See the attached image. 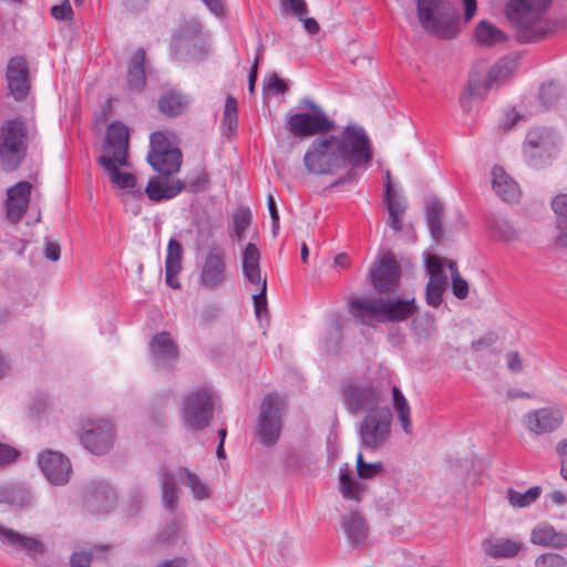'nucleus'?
I'll use <instances>...</instances> for the list:
<instances>
[{
    "label": "nucleus",
    "instance_id": "864d4df0",
    "mask_svg": "<svg viewBox=\"0 0 567 567\" xmlns=\"http://www.w3.org/2000/svg\"><path fill=\"white\" fill-rule=\"evenodd\" d=\"M535 567H567V560L559 554L546 553L535 559Z\"/></svg>",
    "mask_w": 567,
    "mask_h": 567
},
{
    "label": "nucleus",
    "instance_id": "bb28decb",
    "mask_svg": "<svg viewBox=\"0 0 567 567\" xmlns=\"http://www.w3.org/2000/svg\"><path fill=\"white\" fill-rule=\"evenodd\" d=\"M530 542L535 545L564 548L567 547V534L557 532L547 523H542L532 530Z\"/></svg>",
    "mask_w": 567,
    "mask_h": 567
},
{
    "label": "nucleus",
    "instance_id": "7ed1b4c3",
    "mask_svg": "<svg viewBox=\"0 0 567 567\" xmlns=\"http://www.w3.org/2000/svg\"><path fill=\"white\" fill-rule=\"evenodd\" d=\"M550 0H511L506 14L514 27L515 38L520 43L542 40L548 32L543 16Z\"/></svg>",
    "mask_w": 567,
    "mask_h": 567
},
{
    "label": "nucleus",
    "instance_id": "dca6fc26",
    "mask_svg": "<svg viewBox=\"0 0 567 567\" xmlns=\"http://www.w3.org/2000/svg\"><path fill=\"white\" fill-rule=\"evenodd\" d=\"M226 279V252L223 248L212 247L200 267L199 285L205 289L214 290L223 286Z\"/></svg>",
    "mask_w": 567,
    "mask_h": 567
},
{
    "label": "nucleus",
    "instance_id": "473e14b6",
    "mask_svg": "<svg viewBox=\"0 0 567 567\" xmlns=\"http://www.w3.org/2000/svg\"><path fill=\"white\" fill-rule=\"evenodd\" d=\"M97 163L103 167L110 175L113 184L120 188H133L136 185V178L133 174L121 172L116 162L109 156H99Z\"/></svg>",
    "mask_w": 567,
    "mask_h": 567
},
{
    "label": "nucleus",
    "instance_id": "7c9ffc66",
    "mask_svg": "<svg viewBox=\"0 0 567 567\" xmlns=\"http://www.w3.org/2000/svg\"><path fill=\"white\" fill-rule=\"evenodd\" d=\"M259 261L260 250L258 247L252 243L247 244L243 251V271L247 281L252 285L262 282Z\"/></svg>",
    "mask_w": 567,
    "mask_h": 567
},
{
    "label": "nucleus",
    "instance_id": "bf43d9fd",
    "mask_svg": "<svg viewBox=\"0 0 567 567\" xmlns=\"http://www.w3.org/2000/svg\"><path fill=\"white\" fill-rule=\"evenodd\" d=\"M426 271L430 278L446 279L441 260L436 256L426 257Z\"/></svg>",
    "mask_w": 567,
    "mask_h": 567
},
{
    "label": "nucleus",
    "instance_id": "a18cd8bd",
    "mask_svg": "<svg viewBox=\"0 0 567 567\" xmlns=\"http://www.w3.org/2000/svg\"><path fill=\"white\" fill-rule=\"evenodd\" d=\"M447 285L446 279L430 278L426 285L425 299L429 306L437 308L442 302V295Z\"/></svg>",
    "mask_w": 567,
    "mask_h": 567
},
{
    "label": "nucleus",
    "instance_id": "4be33fe9",
    "mask_svg": "<svg viewBox=\"0 0 567 567\" xmlns=\"http://www.w3.org/2000/svg\"><path fill=\"white\" fill-rule=\"evenodd\" d=\"M152 359L155 364L166 367L178 357V347L169 332L156 333L150 344Z\"/></svg>",
    "mask_w": 567,
    "mask_h": 567
},
{
    "label": "nucleus",
    "instance_id": "680f3d73",
    "mask_svg": "<svg viewBox=\"0 0 567 567\" xmlns=\"http://www.w3.org/2000/svg\"><path fill=\"white\" fill-rule=\"evenodd\" d=\"M265 87L272 93L284 94L288 86L282 79H280L276 73L269 75V78L265 81Z\"/></svg>",
    "mask_w": 567,
    "mask_h": 567
},
{
    "label": "nucleus",
    "instance_id": "c03bdc74",
    "mask_svg": "<svg viewBox=\"0 0 567 567\" xmlns=\"http://www.w3.org/2000/svg\"><path fill=\"white\" fill-rule=\"evenodd\" d=\"M489 227L493 229L495 236L503 241H514L518 239V231L504 218L493 217L489 221Z\"/></svg>",
    "mask_w": 567,
    "mask_h": 567
},
{
    "label": "nucleus",
    "instance_id": "5fc2aeb1",
    "mask_svg": "<svg viewBox=\"0 0 567 567\" xmlns=\"http://www.w3.org/2000/svg\"><path fill=\"white\" fill-rule=\"evenodd\" d=\"M486 90L485 81L482 83L480 74L472 73L468 79L465 94L470 97H483Z\"/></svg>",
    "mask_w": 567,
    "mask_h": 567
},
{
    "label": "nucleus",
    "instance_id": "a211bd4d",
    "mask_svg": "<svg viewBox=\"0 0 567 567\" xmlns=\"http://www.w3.org/2000/svg\"><path fill=\"white\" fill-rule=\"evenodd\" d=\"M39 466L48 481L54 485L69 482L72 467L68 457L60 452L45 451L39 455Z\"/></svg>",
    "mask_w": 567,
    "mask_h": 567
},
{
    "label": "nucleus",
    "instance_id": "4c0bfd02",
    "mask_svg": "<svg viewBox=\"0 0 567 567\" xmlns=\"http://www.w3.org/2000/svg\"><path fill=\"white\" fill-rule=\"evenodd\" d=\"M551 207L557 215V228L559 235L557 244L567 247V194H559L551 200Z\"/></svg>",
    "mask_w": 567,
    "mask_h": 567
},
{
    "label": "nucleus",
    "instance_id": "f257e3e1",
    "mask_svg": "<svg viewBox=\"0 0 567 567\" xmlns=\"http://www.w3.org/2000/svg\"><path fill=\"white\" fill-rule=\"evenodd\" d=\"M372 159L369 136L362 126L350 124L340 135L323 134L315 138L303 156L309 174L330 175L337 169L365 167Z\"/></svg>",
    "mask_w": 567,
    "mask_h": 567
},
{
    "label": "nucleus",
    "instance_id": "79ce46f5",
    "mask_svg": "<svg viewBox=\"0 0 567 567\" xmlns=\"http://www.w3.org/2000/svg\"><path fill=\"white\" fill-rule=\"evenodd\" d=\"M340 492L343 497L353 501H360V495L363 493V484L354 480L347 467L344 471L341 468Z\"/></svg>",
    "mask_w": 567,
    "mask_h": 567
},
{
    "label": "nucleus",
    "instance_id": "39448f33",
    "mask_svg": "<svg viewBox=\"0 0 567 567\" xmlns=\"http://www.w3.org/2000/svg\"><path fill=\"white\" fill-rule=\"evenodd\" d=\"M28 128L20 118L6 121L0 128V162L6 172L16 171L28 150Z\"/></svg>",
    "mask_w": 567,
    "mask_h": 567
},
{
    "label": "nucleus",
    "instance_id": "0eeeda50",
    "mask_svg": "<svg viewBox=\"0 0 567 567\" xmlns=\"http://www.w3.org/2000/svg\"><path fill=\"white\" fill-rule=\"evenodd\" d=\"M215 394L209 388H198L188 393L184 400L182 420L190 431L206 429L213 419Z\"/></svg>",
    "mask_w": 567,
    "mask_h": 567
},
{
    "label": "nucleus",
    "instance_id": "49530a36",
    "mask_svg": "<svg viewBox=\"0 0 567 567\" xmlns=\"http://www.w3.org/2000/svg\"><path fill=\"white\" fill-rule=\"evenodd\" d=\"M183 246L175 238H171L167 245V255L165 260V270H182Z\"/></svg>",
    "mask_w": 567,
    "mask_h": 567
},
{
    "label": "nucleus",
    "instance_id": "f3484780",
    "mask_svg": "<svg viewBox=\"0 0 567 567\" xmlns=\"http://www.w3.org/2000/svg\"><path fill=\"white\" fill-rule=\"evenodd\" d=\"M9 493L10 484L0 485V504H8ZM0 540L3 544L13 547L16 550H24L29 555H41L44 553V546L40 540L19 534L18 532L7 528L2 525H0Z\"/></svg>",
    "mask_w": 567,
    "mask_h": 567
},
{
    "label": "nucleus",
    "instance_id": "69168bd1",
    "mask_svg": "<svg viewBox=\"0 0 567 567\" xmlns=\"http://www.w3.org/2000/svg\"><path fill=\"white\" fill-rule=\"evenodd\" d=\"M92 554L87 551L74 553L70 558L71 567H91Z\"/></svg>",
    "mask_w": 567,
    "mask_h": 567
},
{
    "label": "nucleus",
    "instance_id": "774afa93",
    "mask_svg": "<svg viewBox=\"0 0 567 567\" xmlns=\"http://www.w3.org/2000/svg\"><path fill=\"white\" fill-rule=\"evenodd\" d=\"M556 451L560 456L561 476L567 481V440H563L561 442H559L556 447Z\"/></svg>",
    "mask_w": 567,
    "mask_h": 567
},
{
    "label": "nucleus",
    "instance_id": "f03ea898",
    "mask_svg": "<svg viewBox=\"0 0 567 567\" xmlns=\"http://www.w3.org/2000/svg\"><path fill=\"white\" fill-rule=\"evenodd\" d=\"M419 310L415 298H355L350 302V312L362 324L373 327L375 322H402Z\"/></svg>",
    "mask_w": 567,
    "mask_h": 567
},
{
    "label": "nucleus",
    "instance_id": "ddd939ff",
    "mask_svg": "<svg viewBox=\"0 0 567 567\" xmlns=\"http://www.w3.org/2000/svg\"><path fill=\"white\" fill-rule=\"evenodd\" d=\"M80 440L91 453L105 454L114 444L113 425L106 420H87L82 425Z\"/></svg>",
    "mask_w": 567,
    "mask_h": 567
},
{
    "label": "nucleus",
    "instance_id": "ea45409f",
    "mask_svg": "<svg viewBox=\"0 0 567 567\" xmlns=\"http://www.w3.org/2000/svg\"><path fill=\"white\" fill-rule=\"evenodd\" d=\"M176 477L169 471L162 470L161 472L162 499L165 507L171 512L176 508L177 503Z\"/></svg>",
    "mask_w": 567,
    "mask_h": 567
},
{
    "label": "nucleus",
    "instance_id": "6e6d98bb",
    "mask_svg": "<svg viewBox=\"0 0 567 567\" xmlns=\"http://www.w3.org/2000/svg\"><path fill=\"white\" fill-rule=\"evenodd\" d=\"M260 292L257 295H254V307L255 312L258 319H261L262 316L267 315V298H266V291H267V281L266 279L262 280L260 284Z\"/></svg>",
    "mask_w": 567,
    "mask_h": 567
},
{
    "label": "nucleus",
    "instance_id": "09e8293b",
    "mask_svg": "<svg viewBox=\"0 0 567 567\" xmlns=\"http://www.w3.org/2000/svg\"><path fill=\"white\" fill-rule=\"evenodd\" d=\"M383 470V464L381 462L375 463H367L363 460V455L361 452L358 453L357 456V473L360 478L370 480L379 475Z\"/></svg>",
    "mask_w": 567,
    "mask_h": 567
},
{
    "label": "nucleus",
    "instance_id": "052dcab7",
    "mask_svg": "<svg viewBox=\"0 0 567 567\" xmlns=\"http://www.w3.org/2000/svg\"><path fill=\"white\" fill-rule=\"evenodd\" d=\"M51 14L56 20H71L73 17V9L69 0H64L61 4L51 8Z\"/></svg>",
    "mask_w": 567,
    "mask_h": 567
},
{
    "label": "nucleus",
    "instance_id": "9b49d317",
    "mask_svg": "<svg viewBox=\"0 0 567 567\" xmlns=\"http://www.w3.org/2000/svg\"><path fill=\"white\" fill-rule=\"evenodd\" d=\"M369 277L374 289L381 293H390L396 289L401 279V267L391 251L378 256Z\"/></svg>",
    "mask_w": 567,
    "mask_h": 567
},
{
    "label": "nucleus",
    "instance_id": "aec40b11",
    "mask_svg": "<svg viewBox=\"0 0 567 567\" xmlns=\"http://www.w3.org/2000/svg\"><path fill=\"white\" fill-rule=\"evenodd\" d=\"M32 190V184L23 181L11 186L7 192V217L11 223H19L25 214L30 195Z\"/></svg>",
    "mask_w": 567,
    "mask_h": 567
},
{
    "label": "nucleus",
    "instance_id": "4d7b16f0",
    "mask_svg": "<svg viewBox=\"0 0 567 567\" xmlns=\"http://www.w3.org/2000/svg\"><path fill=\"white\" fill-rule=\"evenodd\" d=\"M452 291L457 299H465L468 295V284L458 271H453Z\"/></svg>",
    "mask_w": 567,
    "mask_h": 567
},
{
    "label": "nucleus",
    "instance_id": "13d9d810",
    "mask_svg": "<svg viewBox=\"0 0 567 567\" xmlns=\"http://www.w3.org/2000/svg\"><path fill=\"white\" fill-rule=\"evenodd\" d=\"M280 6L284 11L290 12L296 17L307 13V3L305 0H280Z\"/></svg>",
    "mask_w": 567,
    "mask_h": 567
},
{
    "label": "nucleus",
    "instance_id": "393cba45",
    "mask_svg": "<svg viewBox=\"0 0 567 567\" xmlns=\"http://www.w3.org/2000/svg\"><path fill=\"white\" fill-rule=\"evenodd\" d=\"M347 539L353 547L362 546L368 537L369 526L359 513H349L341 518Z\"/></svg>",
    "mask_w": 567,
    "mask_h": 567
},
{
    "label": "nucleus",
    "instance_id": "8fccbe9b",
    "mask_svg": "<svg viewBox=\"0 0 567 567\" xmlns=\"http://www.w3.org/2000/svg\"><path fill=\"white\" fill-rule=\"evenodd\" d=\"M223 124L230 132L234 131L238 124V103L231 95H228L225 102Z\"/></svg>",
    "mask_w": 567,
    "mask_h": 567
},
{
    "label": "nucleus",
    "instance_id": "c85d7f7f",
    "mask_svg": "<svg viewBox=\"0 0 567 567\" xmlns=\"http://www.w3.org/2000/svg\"><path fill=\"white\" fill-rule=\"evenodd\" d=\"M523 548L524 544L518 539L492 538L483 542V549L491 557L511 558Z\"/></svg>",
    "mask_w": 567,
    "mask_h": 567
},
{
    "label": "nucleus",
    "instance_id": "f8f14e48",
    "mask_svg": "<svg viewBox=\"0 0 567 567\" xmlns=\"http://www.w3.org/2000/svg\"><path fill=\"white\" fill-rule=\"evenodd\" d=\"M285 128L293 137L305 138L330 133L336 128V123L327 114L296 113L287 117Z\"/></svg>",
    "mask_w": 567,
    "mask_h": 567
},
{
    "label": "nucleus",
    "instance_id": "603ef678",
    "mask_svg": "<svg viewBox=\"0 0 567 567\" xmlns=\"http://www.w3.org/2000/svg\"><path fill=\"white\" fill-rule=\"evenodd\" d=\"M151 151L148 154H158L161 152L177 150L171 146V142L163 132H154L150 136Z\"/></svg>",
    "mask_w": 567,
    "mask_h": 567
},
{
    "label": "nucleus",
    "instance_id": "37998d69",
    "mask_svg": "<svg viewBox=\"0 0 567 567\" xmlns=\"http://www.w3.org/2000/svg\"><path fill=\"white\" fill-rule=\"evenodd\" d=\"M542 494L538 486H533L526 492L520 493L513 488L507 489V501L513 507H527L535 503Z\"/></svg>",
    "mask_w": 567,
    "mask_h": 567
},
{
    "label": "nucleus",
    "instance_id": "de8ad7c7",
    "mask_svg": "<svg viewBox=\"0 0 567 567\" xmlns=\"http://www.w3.org/2000/svg\"><path fill=\"white\" fill-rule=\"evenodd\" d=\"M8 505L23 508L31 504L32 497L30 492L17 484H10V493L8 495Z\"/></svg>",
    "mask_w": 567,
    "mask_h": 567
},
{
    "label": "nucleus",
    "instance_id": "9d476101",
    "mask_svg": "<svg viewBox=\"0 0 567 567\" xmlns=\"http://www.w3.org/2000/svg\"><path fill=\"white\" fill-rule=\"evenodd\" d=\"M557 151V134L550 127L530 128L523 145L524 156L534 167L545 165Z\"/></svg>",
    "mask_w": 567,
    "mask_h": 567
},
{
    "label": "nucleus",
    "instance_id": "2eb2a0df",
    "mask_svg": "<svg viewBox=\"0 0 567 567\" xmlns=\"http://www.w3.org/2000/svg\"><path fill=\"white\" fill-rule=\"evenodd\" d=\"M128 142L130 132L127 126L121 122H112L105 132V137L102 145L103 154L101 156H109L120 166H130Z\"/></svg>",
    "mask_w": 567,
    "mask_h": 567
},
{
    "label": "nucleus",
    "instance_id": "338daca9",
    "mask_svg": "<svg viewBox=\"0 0 567 567\" xmlns=\"http://www.w3.org/2000/svg\"><path fill=\"white\" fill-rule=\"evenodd\" d=\"M506 363L507 368L514 373H519L524 369L523 360L516 351H509L506 353Z\"/></svg>",
    "mask_w": 567,
    "mask_h": 567
},
{
    "label": "nucleus",
    "instance_id": "a19ab883",
    "mask_svg": "<svg viewBox=\"0 0 567 567\" xmlns=\"http://www.w3.org/2000/svg\"><path fill=\"white\" fill-rule=\"evenodd\" d=\"M251 224V212L247 207H241L233 214V228L229 235L241 243L245 239V230Z\"/></svg>",
    "mask_w": 567,
    "mask_h": 567
},
{
    "label": "nucleus",
    "instance_id": "6ab92c4d",
    "mask_svg": "<svg viewBox=\"0 0 567 567\" xmlns=\"http://www.w3.org/2000/svg\"><path fill=\"white\" fill-rule=\"evenodd\" d=\"M84 504L92 513H107L116 504V494L109 483L94 481L86 487Z\"/></svg>",
    "mask_w": 567,
    "mask_h": 567
},
{
    "label": "nucleus",
    "instance_id": "e2e57ef3",
    "mask_svg": "<svg viewBox=\"0 0 567 567\" xmlns=\"http://www.w3.org/2000/svg\"><path fill=\"white\" fill-rule=\"evenodd\" d=\"M209 183V176L206 172L200 171L194 178L188 183V187L193 193H199L207 189Z\"/></svg>",
    "mask_w": 567,
    "mask_h": 567
},
{
    "label": "nucleus",
    "instance_id": "cd10ccee",
    "mask_svg": "<svg viewBox=\"0 0 567 567\" xmlns=\"http://www.w3.org/2000/svg\"><path fill=\"white\" fill-rule=\"evenodd\" d=\"M147 162L157 173L169 176L179 171L182 153L177 148L158 154H147Z\"/></svg>",
    "mask_w": 567,
    "mask_h": 567
},
{
    "label": "nucleus",
    "instance_id": "4468645a",
    "mask_svg": "<svg viewBox=\"0 0 567 567\" xmlns=\"http://www.w3.org/2000/svg\"><path fill=\"white\" fill-rule=\"evenodd\" d=\"M564 422L563 410L555 404L528 411L523 423L528 432L535 435H544L558 430Z\"/></svg>",
    "mask_w": 567,
    "mask_h": 567
},
{
    "label": "nucleus",
    "instance_id": "c756f323",
    "mask_svg": "<svg viewBox=\"0 0 567 567\" xmlns=\"http://www.w3.org/2000/svg\"><path fill=\"white\" fill-rule=\"evenodd\" d=\"M518 56L508 55L499 59L485 78V89H492L506 81L518 66Z\"/></svg>",
    "mask_w": 567,
    "mask_h": 567
},
{
    "label": "nucleus",
    "instance_id": "1a4fd4ad",
    "mask_svg": "<svg viewBox=\"0 0 567 567\" xmlns=\"http://www.w3.org/2000/svg\"><path fill=\"white\" fill-rule=\"evenodd\" d=\"M344 403L350 413H370L380 408H389L383 390L372 382H353L343 389Z\"/></svg>",
    "mask_w": 567,
    "mask_h": 567
},
{
    "label": "nucleus",
    "instance_id": "b1692460",
    "mask_svg": "<svg viewBox=\"0 0 567 567\" xmlns=\"http://www.w3.org/2000/svg\"><path fill=\"white\" fill-rule=\"evenodd\" d=\"M184 188V183L179 179H162L154 177L148 181L145 194L153 202L172 199Z\"/></svg>",
    "mask_w": 567,
    "mask_h": 567
},
{
    "label": "nucleus",
    "instance_id": "a878e982",
    "mask_svg": "<svg viewBox=\"0 0 567 567\" xmlns=\"http://www.w3.org/2000/svg\"><path fill=\"white\" fill-rule=\"evenodd\" d=\"M492 177V186L503 200L513 203L519 198L520 192L517 183L502 167L495 166Z\"/></svg>",
    "mask_w": 567,
    "mask_h": 567
},
{
    "label": "nucleus",
    "instance_id": "20e7f679",
    "mask_svg": "<svg viewBox=\"0 0 567 567\" xmlns=\"http://www.w3.org/2000/svg\"><path fill=\"white\" fill-rule=\"evenodd\" d=\"M420 24L430 34L439 38L455 37L454 21L457 9L447 0H415Z\"/></svg>",
    "mask_w": 567,
    "mask_h": 567
},
{
    "label": "nucleus",
    "instance_id": "3c124183",
    "mask_svg": "<svg viewBox=\"0 0 567 567\" xmlns=\"http://www.w3.org/2000/svg\"><path fill=\"white\" fill-rule=\"evenodd\" d=\"M561 90L558 84L549 82L543 84L539 90V100L546 109L553 106L559 99Z\"/></svg>",
    "mask_w": 567,
    "mask_h": 567
},
{
    "label": "nucleus",
    "instance_id": "6e6552de",
    "mask_svg": "<svg viewBox=\"0 0 567 567\" xmlns=\"http://www.w3.org/2000/svg\"><path fill=\"white\" fill-rule=\"evenodd\" d=\"M392 412L380 408L365 413L358 426L361 445L369 451H378L386 445L391 436Z\"/></svg>",
    "mask_w": 567,
    "mask_h": 567
},
{
    "label": "nucleus",
    "instance_id": "c9c22d12",
    "mask_svg": "<svg viewBox=\"0 0 567 567\" xmlns=\"http://www.w3.org/2000/svg\"><path fill=\"white\" fill-rule=\"evenodd\" d=\"M475 38L484 47H493L507 40V35L499 28L486 20L476 25Z\"/></svg>",
    "mask_w": 567,
    "mask_h": 567
},
{
    "label": "nucleus",
    "instance_id": "2f4dec72",
    "mask_svg": "<svg viewBox=\"0 0 567 567\" xmlns=\"http://www.w3.org/2000/svg\"><path fill=\"white\" fill-rule=\"evenodd\" d=\"M384 202L389 212V226L393 230L400 231L402 229V218L406 210L405 200L390 185H386Z\"/></svg>",
    "mask_w": 567,
    "mask_h": 567
},
{
    "label": "nucleus",
    "instance_id": "5701e85b",
    "mask_svg": "<svg viewBox=\"0 0 567 567\" xmlns=\"http://www.w3.org/2000/svg\"><path fill=\"white\" fill-rule=\"evenodd\" d=\"M146 52L144 49H138L128 61L127 89L133 92H142L146 84Z\"/></svg>",
    "mask_w": 567,
    "mask_h": 567
},
{
    "label": "nucleus",
    "instance_id": "423d86ee",
    "mask_svg": "<svg viewBox=\"0 0 567 567\" xmlns=\"http://www.w3.org/2000/svg\"><path fill=\"white\" fill-rule=\"evenodd\" d=\"M287 412V402L284 396L270 393L260 404L256 435L265 446H274L282 430V419Z\"/></svg>",
    "mask_w": 567,
    "mask_h": 567
},
{
    "label": "nucleus",
    "instance_id": "f704fd0d",
    "mask_svg": "<svg viewBox=\"0 0 567 567\" xmlns=\"http://www.w3.org/2000/svg\"><path fill=\"white\" fill-rule=\"evenodd\" d=\"M444 212L443 204L433 198L430 199L425 205V218L431 236L436 241L441 240L443 237V228H442V216Z\"/></svg>",
    "mask_w": 567,
    "mask_h": 567
},
{
    "label": "nucleus",
    "instance_id": "0e129e2a",
    "mask_svg": "<svg viewBox=\"0 0 567 567\" xmlns=\"http://www.w3.org/2000/svg\"><path fill=\"white\" fill-rule=\"evenodd\" d=\"M18 456V450L8 444H0V466L13 463Z\"/></svg>",
    "mask_w": 567,
    "mask_h": 567
},
{
    "label": "nucleus",
    "instance_id": "412c9836",
    "mask_svg": "<svg viewBox=\"0 0 567 567\" xmlns=\"http://www.w3.org/2000/svg\"><path fill=\"white\" fill-rule=\"evenodd\" d=\"M8 87L16 100L23 99L30 90L29 70L22 56L10 59L7 65Z\"/></svg>",
    "mask_w": 567,
    "mask_h": 567
},
{
    "label": "nucleus",
    "instance_id": "58836bf2",
    "mask_svg": "<svg viewBox=\"0 0 567 567\" xmlns=\"http://www.w3.org/2000/svg\"><path fill=\"white\" fill-rule=\"evenodd\" d=\"M392 395H393V406L398 414V420L404 431L405 434L412 433V423H411V409L410 405L402 394V392L399 390V388L393 386L392 388Z\"/></svg>",
    "mask_w": 567,
    "mask_h": 567
},
{
    "label": "nucleus",
    "instance_id": "e433bc0d",
    "mask_svg": "<svg viewBox=\"0 0 567 567\" xmlns=\"http://www.w3.org/2000/svg\"><path fill=\"white\" fill-rule=\"evenodd\" d=\"M187 105L185 97L177 91H167L158 100L159 111L169 117H175L183 113Z\"/></svg>",
    "mask_w": 567,
    "mask_h": 567
},
{
    "label": "nucleus",
    "instance_id": "72a5a7b5",
    "mask_svg": "<svg viewBox=\"0 0 567 567\" xmlns=\"http://www.w3.org/2000/svg\"><path fill=\"white\" fill-rule=\"evenodd\" d=\"M177 478L182 484L187 486L193 496L198 501H204L210 497V488L207 484H205L198 475L190 472L186 467H179L176 473Z\"/></svg>",
    "mask_w": 567,
    "mask_h": 567
}]
</instances>
